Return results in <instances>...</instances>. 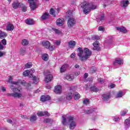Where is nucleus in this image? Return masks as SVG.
<instances>
[{"instance_id":"nucleus-1","label":"nucleus","mask_w":130,"mask_h":130,"mask_svg":"<svg viewBox=\"0 0 130 130\" xmlns=\"http://www.w3.org/2000/svg\"><path fill=\"white\" fill-rule=\"evenodd\" d=\"M8 83H11L12 84L10 86L11 90L13 91V93H7V96L14 97V98H21L22 97V93H21V90L19 89L18 87H15L14 85H19V84H21L23 86H26V81L23 80H18V81H13V79L12 76L9 77L8 80Z\"/></svg>"},{"instance_id":"nucleus-2","label":"nucleus","mask_w":130,"mask_h":130,"mask_svg":"<svg viewBox=\"0 0 130 130\" xmlns=\"http://www.w3.org/2000/svg\"><path fill=\"white\" fill-rule=\"evenodd\" d=\"M78 56H79L81 61H84L89 58V56L92 55V51L88 48H84L83 50V48L79 47L77 49Z\"/></svg>"},{"instance_id":"nucleus-3","label":"nucleus","mask_w":130,"mask_h":130,"mask_svg":"<svg viewBox=\"0 0 130 130\" xmlns=\"http://www.w3.org/2000/svg\"><path fill=\"white\" fill-rule=\"evenodd\" d=\"M81 8L84 14L88 15L92 10H96L98 6L95 4L84 2L81 4Z\"/></svg>"},{"instance_id":"nucleus-4","label":"nucleus","mask_w":130,"mask_h":130,"mask_svg":"<svg viewBox=\"0 0 130 130\" xmlns=\"http://www.w3.org/2000/svg\"><path fill=\"white\" fill-rule=\"evenodd\" d=\"M68 121L70 123H69L70 129H74L76 128L77 123H76V121H74L75 119V118L73 116H70L68 117Z\"/></svg>"},{"instance_id":"nucleus-5","label":"nucleus","mask_w":130,"mask_h":130,"mask_svg":"<svg viewBox=\"0 0 130 130\" xmlns=\"http://www.w3.org/2000/svg\"><path fill=\"white\" fill-rule=\"evenodd\" d=\"M96 108H90L89 109L85 111V113L87 114H90V113H93L94 116L92 118V120H96L97 118V112H96Z\"/></svg>"},{"instance_id":"nucleus-6","label":"nucleus","mask_w":130,"mask_h":130,"mask_svg":"<svg viewBox=\"0 0 130 130\" xmlns=\"http://www.w3.org/2000/svg\"><path fill=\"white\" fill-rule=\"evenodd\" d=\"M30 72V78H32V80L34 81V84H38V83H39V78L36 77V76H33V75L32 74L35 73V70L34 69H31Z\"/></svg>"},{"instance_id":"nucleus-7","label":"nucleus","mask_w":130,"mask_h":130,"mask_svg":"<svg viewBox=\"0 0 130 130\" xmlns=\"http://www.w3.org/2000/svg\"><path fill=\"white\" fill-rule=\"evenodd\" d=\"M76 24V19L74 18L70 17L69 18L68 21V25L69 28H72V27L75 26Z\"/></svg>"},{"instance_id":"nucleus-8","label":"nucleus","mask_w":130,"mask_h":130,"mask_svg":"<svg viewBox=\"0 0 130 130\" xmlns=\"http://www.w3.org/2000/svg\"><path fill=\"white\" fill-rule=\"evenodd\" d=\"M102 99L104 102H107L110 99V93H105L102 95Z\"/></svg>"},{"instance_id":"nucleus-9","label":"nucleus","mask_w":130,"mask_h":130,"mask_svg":"<svg viewBox=\"0 0 130 130\" xmlns=\"http://www.w3.org/2000/svg\"><path fill=\"white\" fill-rule=\"evenodd\" d=\"M93 50H97V51H100L101 48L99 46V42H95L93 43Z\"/></svg>"},{"instance_id":"nucleus-10","label":"nucleus","mask_w":130,"mask_h":130,"mask_svg":"<svg viewBox=\"0 0 130 130\" xmlns=\"http://www.w3.org/2000/svg\"><path fill=\"white\" fill-rule=\"evenodd\" d=\"M56 23L57 26H62L63 25V23H64V19L62 18H58L57 19Z\"/></svg>"},{"instance_id":"nucleus-11","label":"nucleus","mask_w":130,"mask_h":130,"mask_svg":"<svg viewBox=\"0 0 130 130\" xmlns=\"http://www.w3.org/2000/svg\"><path fill=\"white\" fill-rule=\"evenodd\" d=\"M54 93L56 94H60L61 93V86L57 85L55 87V89L54 90Z\"/></svg>"},{"instance_id":"nucleus-12","label":"nucleus","mask_w":130,"mask_h":130,"mask_svg":"<svg viewBox=\"0 0 130 130\" xmlns=\"http://www.w3.org/2000/svg\"><path fill=\"white\" fill-rule=\"evenodd\" d=\"M29 6L32 11H35V9H37V7H38V6H37V3L35 2L30 3Z\"/></svg>"},{"instance_id":"nucleus-13","label":"nucleus","mask_w":130,"mask_h":130,"mask_svg":"<svg viewBox=\"0 0 130 130\" xmlns=\"http://www.w3.org/2000/svg\"><path fill=\"white\" fill-rule=\"evenodd\" d=\"M52 79H53V76L52 75H48L45 78V82L46 83H49V82L52 81Z\"/></svg>"},{"instance_id":"nucleus-14","label":"nucleus","mask_w":130,"mask_h":130,"mask_svg":"<svg viewBox=\"0 0 130 130\" xmlns=\"http://www.w3.org/2000/svg\"><path fill=\"white\" fill-rule=\"evenodd\" d=\"M123 64V60L121 59L120 58H116L114 61V66H116V64Z\"/></svg>"},{"instance_id":"nucleus-15","label":"nucleus","mask_w":130,"mask_h":130,"mask_svg":"<svg viewBox=\"0 0 130 130\" xmlns=\"http://www.w3.org/2000/svg\"><path fill=\"white\" fill-rule=\"evenodd\" d=\"M37 115L38 116H44V115H46V116H49V114L48 113V112L47 111H41V112H38L37 113Z\"/></svg>"},{"instance_id":"nucleus-16","label":"nucleus","mask_w":130,"mask_h":130,"mask_svg":"<svg viewBox=\"0 0 130 130\" xmlns=\"http://www.w3.org/2000/svg\"><path fill=\"white\" fill-rule=\"evenodd\" d=\"M73 90L70 89V92H68L66 95V99L67 100H71L73 98Z\"/></svg>"},{"instance_id":"nucleus-17","label":"nucleus","mask_w":130,"mask_h":130,"mask_svg":"<svg viewBox=\"0 0 130 130\" xmlns=\"http://www.w3.org/2000/svg\"><path fill=\"white\" fill-rule=\"evenodd\" d=\"M20 5H21V4L19 3V1H16L13 2L12 4V7L13 9L16 10V9H18L19 7H20Z\"/></svg>"},{"instance_id":"nucleus-18","label":"nucleus","mask_w":130,"mask_h":130,"mask_svg":"<svg viewBox=\"0 0 130 130\" xmlns=\"http://www.w3.org/2000/svg\"><path fill=\"white\" fill-rule=\"evenodd\" d=\"M48 100H50V96L49 95H43L41 97V101L42 102H45V101H48Z\"/></svg>"},{"instance_id":"nucleus-19","label":"nucleus","mask_w":130,"mask_h":130,"mask_svg":"<svg viewBox=\"0 0 130 130\" xmlns=\"http://www.w3.org/2000/svg\"><path fill=\"white\" fill-rule=\"evenodd\" d=\"M68 46L69 48H74L76 46V42L75 41H70L68 42Z\"/></svg>"},{"instance_id":"nucleus-20","label":"nucleus","mask_w":130,"mask_h":130,"mask_svg":"<svg viewBox=\"0 0 130 130\" xmlns=\"http://www.w3.org/2000/svg\"><path fill=\"white\" fill-rule=\"evenodd\" d=\"M7 31H13L15 29V26L12 24L9 23L6 26Z\"/></svg>"},{"instance_id":"nucleus-21","label":"nucleus","mask_w":130,"mask_h":130,"mask_svg":"<svg viewBox=\"0 0 130 130\" xmlns=\"http://www.w3.org/2000/svg\"><path fill=\"white\" fill-rule=\"evenodd\" d=\"M116 29L118 31H120V32H122V33H127V30L125 29V27L123 26H121L120 27H116Z\"/></svg>"},{"instance_id":"nucleus-22","label":"nucleus","mask_w":130,"mask_h":130,"mask_svg":"<svg viewBox=\"0 0 130 130\" xmlns=\"http://www.w3.org/2000/svg\"><path fill=\"white\" fill-rule=\"evenodd\" d=\"M68 68H69V64H65L63 65L60 68V73H64V72L67 71V69H68Z\"/></svg>"},{"instance_id":"nucleus-23","label":"nucleus","mask_w":130,"mask_h":130,"mask_svg":"<svg viewBox=\"0 0 130 130\" xmlns=\"http://www.w3.org/2000/svg\"><path fill=\"white\" fill-rule=\"evenodd\" d=\"M8 36V34L7 33L4 32L2 30H0V39H4V38H6Z\"/></svg>"},{"instance_id":"nucleus-24","label":"nucleus","mask_w":130,"mask_h":130,"mask_svg":"<svg viewBox=\"0 0 130 130\" xmlns=\"http://www.w3.org/2000/svg\"><path fill=\"white\" fill-rule=\"evenodd\" d=\"M128 4H129L128 1L123 0L121 2V7H123L124 8L127 7V6H128Z\"/></svg>"},{"instance_id":"nucleus-25","label":"nucleus","mask_w":130,"mask_h":130,"mask_svg":"<svg viewBox=\"0 0 130 130\" xmlns=\"http://www.w3.org/2000/svg\"><path fill=\"white\" fill-rule=\"evenodd\" d=\"M90 89L92 92H99L100 91L99 88H97V87L94 85L91 86Z\"/></svg>"},{"instance_id":"nucleus-26","label":"nucleus","mask_w":130,"mask_h":130,"mask_svg":"<svg viewBox=\"0 0 130 130\" xmlns=\"http://www.w3.org/2000/svg\"><path fill=\"white\" fill-rule=\"evenodd\" d=\"M25 23L27 25H34V20H33V19H27L26 20Z\"/></svg>"},{"instance_id":"nucleus-27","label":"nucleus","mask_w":130,"mask_h":130,"mask_svg":"<svg viewBox=\"0 0 130 130\" xmlns=\"http://www.w3.org/2000/svg\"><path fill=\"white\" fill-rule=\"evenodd\" d=\"M37 120V116L36 115H32L30 117V121L31 122H34Z\"/></svg>"},{"instance_id":"nucleus-28","label":"nucleus","mask_w":130,"mask_h":130,"mask_svg":"<svg viewBox=\"0 0 130 130\" xmlns=\"http://www.w3.org/2000/svg\"><path fill=\"white\" fill-rule=\"evenodd\" d=\"M43 46L46 48H48V46L50 45V43L49 41H46L42 42Z\"/></svg>"},{"instance_id":"nucleus-29","label":"nucleus","mask_w":130,"mask_h":130,"mask_svg":"<svg viewBox=\"0 0 130 130\" xmlns=\"http://www.w3.org/2000/svg\"><path fill=\"white\" fill-rule=\"evenodd\" d=\"M124 124L125 125V126H126V127H127V126H129L130 125V117L126 119L124 122Z\"/></svg>"},{"instance_id":"nucleus-30","label":"nucleus","mask_w":130,"mask_h":130,"mask_svg":"<svg viewBox=\"0 0 130 130\" xmlns=\"http://www.w3.org/2000/svg\"><path fill=\"white\" fill-rule=\"evenodd\" d=\"M42 58L45 61H47V60H48V54L46 53L43 54L42 55Z\"/></svg>"},{"instance_id":"nucleus-31","label":"nucleus","mask_w":130,"mask_h":130,"mask_svg":"<svg viewBox=\"0 0 130 130\" xmlns=\"http://www.w3.org/2000/svg\"><path fill=\"white\" fill-rule=\"evenodd\" d=\"M66 79L68 80V81H72L75 79V77L73 75H67L66 77Z\"/></svg>"},{"instance_id":"nucleus-32","label":"nucleus","mask_w":130,"mask_h":130,"mask_svg":"<svg viewBox=\"0 0 130 130\" xmlns=\"http://www.w3.org/2000/svg\"><path fill=\"white\" fill-rule=\"evenodd\" d=\"M67 116L66 115H63L62 116V123L63 124V125H67Z\"/></svg>"},{"instance_id":"nucleus-33","label":"nucleus","mask_w":130,"mask_h":130,"mask_svg":"<svg viewBox=\"0 0 130 130\" xmlns=\"http://www.w3.org/2000/svg\"><path fill=\"white\" fill-rule=\"evenodd\" d=\"M124 94H123V92L122 91H119L116 95V98H121L122 96H123Z\"/></svg>"},{"instance_id":"nucleus-34","label":"nucleus","mask_w":130,"mask_h":130,"mask_svg":"<svg viewBox=\"0 0 130 130\" xmlns=\"http://www.w3.org/2000/svg\"><path fill=\"white\" fill-rule=\"evenodd\" d=\"M23 75L24 77H29L30 78V70H26L23 73Z\"/></svg>"},{"instance_id":"nucleus-35","label":"nucleus","mask_w":130,"mask_h":130,"mask_svg":"<svg viewBox=\"0 0 130 130\" xmlns=\"http://www.w3.org/2000/svg\"><path fill=\"white\" fill-rule=\"evenodd\" d=\"M19 53L20 55H24L26 53V48H21L20 49Z\"/></svg>"},{"instance_id":"nucleus-36","label":"nucleus","mask_w":130,"mask_h":130,"mask_svg":"<svg viewBox=\"0 0 130 130\" xmlns=\"http://www.w3.org/2000/svg\"><path fill=\"white\" fill-rule=\"evenodd\" d=\"M48 16H49V14L48 13H45L41 17L43 20H46L48 18Z\"/></svg>"},{"instance_id":"nucleus-37","label":"nucleus","mask_w":130,"mask_h":130,"mask_svg":"<svg viewBox=\"0 0 130 130\" xmlns=\"http://www.w3.org/2000/svg\"><path fill=\"white\" fill-rule=\"evenodd\" d=\"M80 94H79V93L75 92L74 93V99L75 100H78V99H80Z\"/></svg>"},{"instance_id":"nucleus-38","label":"nucleus","mask_w":130,"mask_h":130,"mask_svg":"<svg viewBox=\"0 0 130 130\" xmlns=\"http://www.w3.org/2000/svg\"><path fill=\"white\" fill-rule=\"evenodd\" d=\"M50 14L51 15H52V16H53L54 17H55V11H54V10L53 8L50 9Z\"/></svg>"},{"instance_id":"nucleus-39","label":"nucleus","mask_w":130,"mask_h":130,"mask_svg":"<svg viewBox=\"0 0 130 130\" xmlns=\"http://www.w3.org/2000/svg\"><path fill=\"white\" fill-rule=\"evenodd\" d=\"M90 103V100L88 99H86L83 101V104L87 105Z\"/></svg>"},{"instance_id":"nucleus-40","label":"nucleus","mask_w":130,"mask_h":130,"mask_svg":"<svg viewBox=\"0 0 130 130\" xmlns=\"http://www.w3.org/2000/svg\"><path fill=\"white\" fill-rule=\"evenodd\" d=\"M53 30L54 31H55V33H56V34H60L61 33V31L58 30V29L56 28H53Z\"/></svg>"},{"instance_id":"nucleus-41","label":"nucleus","mask_w":130,"mask_h":130,"mask_svg":"<svg viewBox=\"0 0 130 130\" xmlns=\"http://www.w3.org/2000/svg\"><path fill=\"white\" fill-rule=\"evenodd\" d=\"M128 111L127 109H125V110H124L123 111H121V115H122V116H124V115H126V113H127V112H128Z\"/></svg>"},{"instance_id":"nucleus-42","label":"nucleus","mask_w":130,"mask_h":130,"mask_svg":"<svg viewBox=\"0 0 130 130\" xmlns=\"http://www.w3.org/2000/svg\"><path fill=\"white\" fill-rule=\"evenodd\" d=\"M28 41L26 39H24L22 40V45H28Z\"/></svg>"},{"instance_id":"nucleus-43","label":"nucleus","mask_w":130,"mask_h":130,"mask_svg":"<svg viewBox=\"0 0 130 130\" xmlns=\"http://www.w3.org/2000/svg\"><path fill=\"white\" fill-rule=\"evenodd\" d=\"M92 40H100V37H98L97 36H93L92 37Z\"/></svg>"},{"instance_id":"nucleus-44","label":"nucleus","mask_w":130,"mask_h":130,"mask_svg":"<svg viewBox=\"0 0 130 130\" xmlns=\"http://www.w3.org/2000/svg\"><path fill=\"white\" fill-rule=\"evenodd\" d=\"M32 67V64L31 63H27L25 64L26 69H30Z\"/></svg>"},{"instance_id":"nucleus-45","label":"nucleus","mask_w":130,"mask_h":130,"mask_svg":"<svg viewBox=\"0 0 130 130\" xmlns=\"http://www.w3.org/2000/svg\"><path fill=\"white\" fill-rule=\"evenodd\" d=\"M1 43L3 45H7V40L6 39H4L1 41Z\"/></svg>"},{"instance_id":"nucleus-46","label":"nucleus","mask_w":130,"mask_h":130,"mask_svg":"<svg viewBox=\"0 0 130 130\" xmlns=\"http://www.w3.org/2000/svg\"><path fill=\"white\" fill-rule=\"evenodd\" d=\"M47 49H49V50H50V51H52L54 48H53V47L52 46H50V45L49 46H48V48H47Z\"/></svg>"},{"instance_id":"nucleus-47","label":"nucleus","mask_w":130,"mask_h":130,"mask_svg":"<svg viewBox=\"0 0 130 130\" xmlns=\"http://www.w3.org/2000/svg\"><path fill=\"white\" fill-rule=\"evenodd\" d=\"M99 31H102L103 32H104V31H105V28L103 26H100L99 27Z\"/></svg>"},{"instance_id":"nucleus-48","label":"nucleus","mask_w":130,"mask_h":130,"mask_svg":"<svg viewBox=\"0 0 130 130\" xmlns=\"http://www.w3.org/2000/svg\"><path fill=\"white\" fill-rule=\"evenodd\" d=\"M51 119H49V118H47L44 119V122H46V123H48V122H50Z\"/></svg>"},{"instance_id":"nucleus-49","label":"nucleus","mask_w":130,"mask_h":130,"mask_svg":"<svg viewBox=\"0 0 130 130\" xmlns=\"http://www.w3.org/2000/svg\"><path fill=\"white\" fill-rule=\"evenodd\" d=\"M4 55H6V52L0 51V57H3Z\"/></svg>"},{"instance_id":"nucleus-50","label":"nucleus","mask_w":130,"mask_h":130,"mask_svg":"<svg viewBox=\"0 0 130 130\" xmlns=\"http://www.w3.org/2000/svg\"><path fill=\"white\" fill-rule=\"evenodd\" d=\"M113 120H114V121L117 122V121H119V117H114L113 118Z\"/></svg>"},{"instance_id":"nucleus-51","label":"nucleus","mask_w":130,"mask_h":130,"mask_svg":"<svg viewBox=\"0 0 130 130\" xmlns=\"http://www.w3.org/2000/svg\"><path fill=\"white\" fill-rule=\"evenodd\" d=\"M22 12H26L27 11V7L26 6H22Z\"/></svg>"},{"instance_id":"nucleus-52","label":"nucleus","mask_w":130,"mask_h":130,"mask_svg":"<svg viewBox=\"0 0 130 130\" xmlns=\"http://www.w3.org/2000/svg\"><path fill=\"white\" fill-rule=\"evenodd\" d=\"M4 47L3 44H2V42H0V50H4Z\"/></svg>"},{"instance_id":"nucleus-53","label":"nucleus","mask_w":130,"mask_h":130,"mask_svg":"<svg viewBox=\"0 0 130 130\" xmlns=\"http://www.w3.org/2000/svg\"><path fill=\"white\" fill-rule=\"evenodd\" d=\"M7 122H8V123H11V124L13 123V121H12V120L10 118L7 119Z\"/></svg>"},{"instance_id":"nucleus-54","label":"nucleus","mask_w":130,"mask_h":130,"mask_svg":"<svg viewBox=\"0 0 130 130\" xmlns=\"http://www.w3.org/2000/svg\"><path fill=\"white\" fill-rule=\"evenodd\" d=\"M96 72V69H91L90 70V73H91V74H94V73Z\"/></svg>"},{"instance_id":"nucleus-55","label":"nucleus","mask_w":130,"mask_h":130,"mask_svg":"<svg viewBox=\"0 0 130 130\" xmlns=\"http://www.w3.org/2000/svg\"><path fill=\"white\" fill-rule=\"evenodd\" d=\"M98 81H99V83H104V80H103V79L102 78H99L98 79Z\"/></svg>"},{"instance_id":"nucleus-56","label":"nucleus","mask_w":130,"mask_h":130,"mask_svg":"<svg viewBox=\"0 0 130 130\" xmlns=\"http://www.w3.org/2000/svg\"><path fill=\"white\" fill-rule=\"evenodd\" d=\"M100 20V21H103V20H104V14L101 15Z\"/></svg>"},{"instance_id":"nucleus-57","label":"nucleus","mask_w":130,"mask_h":130,"mask_svg":"<svg viewBox=\"0 0 130 130\" xmlns=\"http://www.w3.org/2000/svg\"><path fill=\"white\" fill-rule=\"evenodd\" d=\"M109 87H111V89H113L115 87V84H111L109 85Z\"/></svg>"},{"instance_id":"nucleus-58","label":"nucleus","mask_w":130,"mask_h":130,"mask_svg":"<svg viewBox=\"0 0 130 130\" xmlns=\"http://www.w3.org/2000/svg\"><path fill=\"white\" fill-rule=\"evenodd\" d=\"M75 55H76V53H73L70 55L71 58H74V57H75Z\"/></svg>"},{"instance_id":"nucleus-59","label":"nucleus","mask_w":130,"mask_h":130,"mask_svg":"<svg viewBox=\"0 0 130 130\" xmlns=\"http://www.w3.org/2000/svg\"><path fill=\"white\" fill-rule=\"evenodd\" d=\"M1 90L2 92H6V91H7V89L4 87H2Z\"/></svg>"},{"instance_id":"nucleus-60","label":"nucleus","mask_w":130,"mask_h":130,"mask_svg":"<svg viewBox=\"0 0 130 130\" xmlns=\"http://www.w3.org/2000/svg\"><path fill=\"white\" fill-rule=\"evenodd\" d=\"M55 43L57 45H60V41H56Z\"/></svg>"},{"instance_id":"nucleus-61","label":"nucleus","mask_w":130,"mask_h":130,"mask_svg":"<svg viewBox=\"0 0 130 130\" xmlns=\"http://www.w3.org/2000/svg\"><path fill=\"white\" fill-rule=\"evenodd\" d=\"M72 16H73V13H72V12H68V16L72 17Z\"/></svg>"},{"instance_id":"nucleus-62","label":"nucleus","mask_w":130,"mask_h":130,"mask_svg":"<svg viewBox=\"0 0 130 130\" xmlns=\"http://www.w3.org/2000/svg\"><path fill=\"white\" fill-rule=\"evenodd\" d=\"M19 106H20V107H21V108H22V107H24V103H20V104H19Z\"/></svg>"},{"instance_id":"nucleus-63","label":"nucleus","mask_w":130,"mask_h":130,"mask_svg":"<svg viewBox=\"0 0 130 130\" xmlns=\"http://www.w3.org/2000/svg\"><path fill=\"white\" fill-rule=\"evenodd\" d=\"M88 73H85V74H84V78H85V79H87V78H88Z\"/></svg>"},{"instance_id":"nucleus-64","label":"nucleus","mask_w":130,"mask_h":130,"mask_svg":"<svg viewBox=\"0 0 130 130\" xmlns=\"http://www.w3.org/2000/svg\"><path fill=\"white\" fill-rule=\"evenodd\" d=\"M75 68L76 69H79V68H80V66H79L78 64H76L75 66Z\"/></svg>"}]
</instances>
